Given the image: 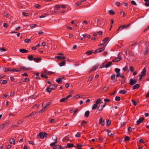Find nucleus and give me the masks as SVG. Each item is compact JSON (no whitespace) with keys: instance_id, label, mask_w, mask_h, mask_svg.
<instances>
[{"instance_id":"nucleus-1","label":"nucleus","mask_w":149,"mask_h":149,"mask_svg":"<svg viewBox=\"0 0 149 149\" xmlns=\"http://www.w3.org/2000/svg\"><path fill=\"white\" fill-rule=\"evenodd\" d=\"M105 103H104L103 102H101L98 107V109L100 111H101L102 110L103 108L105 107Z\"/></svg>"},{"instance_id":"nucleus-2","label":"nucleus","mask_w":149,"mask_h":149,"mask_svg":"<svg viewBox=\"0 0 149 149\" xmlns=\"http://www.w3.org/2000/svg\"><path fill=\"white\" fill-rule=\"evenodd\" d=\"M146 69L145 67L142 70L141 74L139 75V80H141L142 78L146 74Z\"/></svg>"},{"instance_id":"nucleus-3","label":"nucleus","mask_w":149,"mask_h":149,"mask_svg":"<svg viewBox=\"0 0 149 149\" xmlns=\"http://www.w3.org/2000/svg\"><path fill=\"white\" fill-rule=\"evenodd\" d=\"M47 134L45 132H40L39 134V136L41 139H43L47 136Z\"/></svg>"},{"instance_id":"nucleus-4","label":"nucleus","mask_w":149,"mask_h":149,"mask_svg":"<svg viewBox=\"0 0 149 149\" xmlns=\"http://www.w3.org/2000/svg\"><path fill=\"white\" fill-rule=\"evenodd\" d=\"M105 48V47H103L100 48H99L96 49L94 52L95 53H96L97 52H100L103 51Z\"/></svg>"},{"instance_id":"nucleus-5","label":"nucleus","mask_w":149,"mask_h":149,"mask_svg":"<svg viewBox=\"0 0 149 149\" xmlns=\"http://www.w3.org/2000/svg\"><path fill=\"white\" fill-rule=\"evenodd\" d=\"M137 82V80L136 79L134 80L133 79H130V82L129 84L131 85H133L134 84L136 83Z\"/></svg>"},{"instance_id":"nucleus-6","label":"nucleus","mask_w":149,"mask_h":149,"mask_svg":"<svg viewBox=\"0 0 149 149\" xmlns=\"http://www.w3.org/2000/svg\"><path fill=\"white\" fill-rule=\"evenodd\" d=\"M144 120V118H140L137 121L136 125L139 124L143 121Z\"/></svg>"},{"instance_id":"nucleus-7","label":"nucleus","mask_w":149,"mask_h":149,"mask_svg":"<svg viewBox=\"0 0 149 149\" xmlns=\"http://www.w3.org/2000/svg\"><path fill=\"white\" fill-rule=\"evenodd\" d=\"M57 86V85H50L48 87L50 90H54L55 89Z\"/></svg>"},{"instance_id":"nucleus-8","label":"nucleus","mask_w":149,"mask_h":149,"mask_svg":"<svg viewBox=\"0 0 149 149\" xmlns=\"http://www.w3.org/2000/svg\"><path fill=\"white\" fill-rule=\"evenodd\" d=\"M27 70L26 68L24 67H22V66H20V68H18V69H17V71L18 72H20L22 70L24 71L25 70Z\"/></svg>"},{"instance_id":"nucleus-9","label":"nucleus","mask_w":149,"mask_h":149,"mask_svg":"<svg viewBox=\"0 0 149 149\" xmlns=\"http://www.w3.org/2000/svg\"><path fill=\"white\" fill-rule=\"evenodd\" d=\"M98 66L97 65H95L93 66L91 69L89 71V72H91L95 70L96 69L98 68Z\"/></svg>"},{"instance_id":"nucleus-10","label":"nucleus","mask_w":149,"mask_h":149,"mask_svg":"<svg viewBox=\"0 0 149 149\" xmlns=\"http://www.w3.org/2000/svg\"><path fill=\"white\" fill-rule=\"evenodd\" d=\"M8 124V123H6L2 125H0V129H2L4 128L5 126H6Z\"/></svg>"},{"instance_id":"nucleus-11","label":"nucleus","mask_w":149,"mask_h":149,"mask_svg":"<svg viewBox=\"0 0 149 149\" xmlns=\"http://www.w3.org/2000/svg\"><path fill=\"white\" fill-rule=\"evenodd\" d=\"M69 136H65L63 139L62 141L64 142H66L69 140Z\"/></svg>"},{"instance_id":"nucleus-12","label":"nucleus","mask_w":149,"mask_h":149,"mask_svg":"<svg viewBox=\"0 0 149 149\" xmlns=\"http://www.w3.org/2000/svg\"><path fill=\"white\" fill-rule=\"evenodd\" d=\"M19 51L22 53H26L28 52V51L24 49H20L19 50Z\"/></svg>"},{"instance_id":"nucleus-13","label":"nucleus","mask_w":149,"mask_h":149,"mask_svg":"<svg viewBox=\"0 0 149 149\" xmlns=\"http://www.w3.org/2000/svg\"><path fill=\"white\" fill-rule=\"evenodd\" d=\"M99 123L101 124L102 125H104V121L103 120L102 118H100L99 119Z\"/></svg>"},{"instance_id":"nucleus-14","label":"nucleus","mask_w":149,"mask_h":149,"mask_svg":"<svg viewBox=\"0 0 149 149\" xmlns=\"http://www.w3.org/2000/svg\"><path fill=\"white\" fill-rule=\"evenodd\" d=\"M74 147V144L72 143H68L67 146H65L66 148H69L70 147Z\"/></svg>"},{"instance_id":"nucleus-15","label":"nucleus","mask_w":149,"mask_h":149,"mask_svg":"<svg viewBox=\"0 0 149 149\" xmlns=\"http://www.w3.org/2000/svg\"><path fill=\"white\" fill-rule=\"evenodd\" d=\"M140 86L139 84H136L133 86L132 89H138Z\"/></svg>"},{"instance_id":"nucleus-16","label":"nucleus","mask_w":149,"mask_h":149,"mask_svg":"<svg viewBox=\"0 0 149 149\" xmlns=\"http://www.w3.org/2000/svg\"><path fill=\"white\" fill-rule=\"evenodd\" d=\"M55 58H57L58 59H64L66 58V57L64 56H56L55 57Z\"/></svg>"},{"instance_id":"nucleus-17","label":"nucleus","mask_w":149,"mask_h":149,"mask_svg":"<svg viewBox=\"0 0 149 149\" xmlns=\"http://www.w3.org/2000/svg\"><path fill=\"white\" fill-rule=\"evenodd\" d=\"M10 71L14 72H18V71H17V69H16L15 68H10Z\"/></svg>"},{"instance_id":"nucleus-18","label":"nucleus","mask_w":149,"mask_h":149,"mask_svg":"<svg viewBox=\"0 0 149 149\" xmlns=\"http://www.w3.org/2000/svg\"><path fill=\"white\" fill-rule=\"evenodd\" d=\"M111 64L112 62L110 61L105 65L104 67L106 68H108L111 65Z\"/></svg>"},{"instance_id":"nucleus-19","label":"nucleus","mask_w":149,"mask_h":149,"mask_svg":"<svg viewBox=\"0 0 149 149\" xmlns=\"http://www.w3.org/2000/svg\"><path fill=\"white\" fill-rule=\"evenodd\" d=\"M90 114V112L89 111H86L84 114L85 116L86 117H88L89 116Z\"/></svg>"},{"instance_id":"nucleus-20","label":"nucleus","mask_w":149,"mask_h":149,"mask_svg":"<svg viewBox=\"0 0 149 149\" xmlns=\"http://www.w3.org/2000/svg\"><path fill=\"white\" fill-rule=\"evenodd\" d=\"M56 81L58 83H59V84H60L62 81V78H59L58 79H56Z\"/></svg>"},{"instance_id":"nucleus-21","label":"nucleus","mask_w":149,"mask_h":149,"mask_svg":"<svg viewBox=\"0 0 149 149\" xmlns=\"http://www.w3.org/2000/svg\"><path fill=\"white\" fill-rule=\"evenodd\" d=\"M65 64V61H63L59 63V65L60 67H62Z\"/></svg>"},{"instance_id":"nucleus-22","label":"nucleus","mask_w":149,"mask_h":149,"mask_svg":"<svg viewBox=\"0 0 149 149\" xmlns=\"http://www.w3.org/2000/svg\"><path fill=\"white\" fill-rule=\"evenodd\" d=\"M55 141L57 140V138L56 139H55ZM57 142L56 141L50 144V146H52V147H53L55 145V144L56 143H57Z\"/></svg>"},{"instance_id":"nucleus-23","label":"nucleus","mask_w":149,"mask_h":149,"mask_svg":"<svg viewBox=\"0 0 149 149\" xmlns=\"http://www.w3.org/2000/svg\"><path fill=\"white\" fill-rule=\"evenodd\" d=\"M94 52L93 50L89 51L86 52V53L88 55H90Z\"/></svg>"},{"instance_id":"nucleus-24","label":"nucleus","mask_w":149,"mask_h":149,"mask_svg":"<svg viewBox=\"0 0 149 149\" xmlns=\"http://www.w3.org/2000/svg\"><path fill=\"white\" fill-rule=\"evenodd\" d=\"M7 83V81L6 80H1L0 81V83L1 84H6Z\"/></svg>"},{"instance_id":"nucleus-25","label":"nucleus","mask_w":149,"mask_h":149,"mask_svg":"<svg viewBox=\"0 0 149 149\" xmlns=\"http://www.w3.org/2000/svg\"><path fill=\"white\" fill-rule=\"evenodd\" d=\"M130 24H129L127 25H124L123 26L122 25V29H123L124 28H125L126 29H127L128 28H129L130 26Z\"/></svg>"},{"instance_id":"nucleus-26","label":"nucleus","mask_w":149,"mask_h":149,"mask_svg":"<svg viewBox=\"0 0 149 149\" xmlns=\"http://www.w3.org/2000/svg\"><path fill=\"white\" fill-rule=\"evenodd\" d=\"M120 60V58H117L113 60L112 61L114 62H117L119 61Z\"/></svg>"},{"instance_id":"nucleus-27","label":"nucleus","mask_w":149,"mask_h":149,"mask_svg":"<svg viewBox=\"0 0 149 149\" xmlns=\"http://www.w3.org/2000/svg\"><path fill=\"white\" fill-rule=\"evenodd\" d=\"M10 142L11 144H15V140L14 139H11L10 140Z\"/></svg>"},{"instance_id":"nucleus-28","label":"nucleus","mask_w":149,"mask_h":149,"mask_svg":"<svg viewBox=\"0 0 149 149\" xmlns=\"http://www.w3.org/2000/svg\"><path fill=\"white\" fill-rule=\"evenodd\" d=\"M127 91L125 90H121L119 92L120 94H124L127 93Z\"/></svg>"},{"instance_id":"nucleus-29","label":"nucleus","mask_w":149,"mask_h":149,"mask_svg":"<svg viewBox=\"0 0 149 149\" xmlns=\"http://www.w3.org/2000/svg\"><path fill=\"white\" fill-rule=\"evenodd\" d=\"M28 59L30 60H32L33 59V56L31 55H29L28 57Z\"/></svg>"},{"instance_id":"nucleus-30","label":"nucleus","mask_w":149,"mask_h":149,"mask_svg":"<svg viewBox=\"0 0 149 149\" xmlns=\"http://www.w3.org/2000/svg\"><path fill=\"white\" fill-rule=\"evenodd\" d=\"M111 123V121L109 120H107V126H109Z\"/></svg>"},{"instance_id":"nucleus-31","label":"nucleus","mask_w":149,"mask_h":149,"mask_svg":"<svg viewBox=\"0 0 149 149\" xmlns=\"http://www.w3.org/2000/svg\"><path fill=\"white\" fill-rule=\"evenodd\" d=\"M97 104H96L95 103V104H94L93 105V106L92 107V109L93 110H94V109H96L97 108Z\"/></svg>"},{"instance_id":"nucleus-32","label":"nucleus","mask_w":149,"mask_h":149,"mask_svg":"<svg viewBox=\"0 0 149 149\" xmlns=\"http://www.w3.org/2000/svg\"><path fill=\"white\" fill-rule=\"evenodd\" d=\"M101 99L99 98L98 99H97L96 100L95 104H98L101 102Z\"/></svg>"},{"instance_id":"nucleus-33","label":"nucleus","mask_w":149,"mask_h":149,"mask_svg":"<svg viewBox=\"0 0 149 149\" xmlns=\"http://www.w3.org/2000/svg\"><path fill=\"white\" fill-rule=\"evenodd\" d=\"M41 59L40 58H35L33 59L34 61L38 62Z\"/></svg>"},{"instance_id":"nucleus-34","label":"nucleus","mask_w":149,"mask_h":149,"mask_svg":"<svg viewBox=\"0 0 149 149\" xmlns=\"http://www.w3.org/2000/svg\"><path fill=\"white\" fill-rule=\"evenodd\" d=\"M41 76L43 78H47L48 77L45 74H44L42 73L41 75Z\"/></svg>"},{"instance_id":"nucleus-35","label":"nucleus","mask_w":149,"mask_h":149,"mask_svg":"<svg viewBox=\"0 0 149 149\" xmlns=\"http://www.w3.org/2000/svg\"><path fill=\"white\" fill-rule=\"evenodd\" d=\"M10 69V68H3V70L4 72H7L8 71H10V70H9Z\"/></svg>"},{"instance_id":"nucleus-36","label":"nucleus","mask_w":149,"mask_h":149,"mask_svg":"<svg viewBox=\"0 0 149 149\" xmlns=\"http://www.w3.org/2000/svg\"><path fill=\"white\" fill-rule=\"evenodd\" d=\"M46 109V108H45V107H44L42 110H41L39 111V113H41L43 112Z\"/></svg>"},{"instance_id":"nucleus-37","label":"nucleus","mask_w":149,"mask_h":149,"mask_svg":"<svg viewBox=\"0 0 149 149\" xmlns=\"http://www.w3.org/2000/svg\"><path fill=\"white\" fill-rule=\"evenodd\" d=\"M94 77V76L93 75H92L91 77H90L88 79V81H91L93 79Z\"/></svg>"},{"instance_id":"nucleus-38","label":"nucleus","mask_w":149,"mask_h":149,"mask_svg":"<svg viewBox=\"0 0 149 149\" xmlns=\"http://www.w3.org/2000/svg\"><path fill=\"white\" fill-rule=\"evenodd\" d=\"M115 71L117 73H118L120 71V69H118V68H116L115 69Z\"/></svg>"},{"instance_id":"nucleus-39","label":"nucleus","mask_w":149,"mask_h":149,"mask_svg":"<svg viewBox=\"0 0 149 149\" xmlns=\"http://www.w3.org/2000/svg\"><path fill=\"white\" fill-rule=\"evenodd\" d=\"M109 13L111 15H114L115 14L114 11L112 10H110L109 11Z\"/></svg>"},{"instance_id":"nucleus-40","label":"nucleus","mask_w":149,"mask_h":149,"mask_svg":"<svg viewBox=\"0 0 149 149\" xmlns=\"http://www.w3.org/2000/svg\"><path fill=\"white\" fill-rule=\"evenodd\" d=\"M129 70H130L132 72H133L134 70V68L132 66H130L129 70L128 71L129 72Z\"/></svg>"},{"instance_id":"nucleus-41","label":"nucleus","mask_w":149,"mask_h":149,"mask_svg":"<svg viewBox=\"0 0 149 149\" xmlns=\"http://www.w3.org/2000/svg\"><path fill=\"white\" fill-rule=\"evenodd\" d=\"M130 139V138L128 136H126L125 137V140L127 141H128Z\"/></svg>"},{"instance_id":"nucleus-42","label":"nucleus","mask_w":149,"mask_h":149,"mask_svg":"<svg viewBox=\"0 0 149 149\" xmlns=\"http://www.w3.org/2000/svg\"><path fill=\"white\" fill-rule=\"evenodd\" d=\"M36 112H33L29 115L26 116V117L30 116H33L35 114H36Z\"/></svg>"},{"instance_id":"nucleus-43","label":"nucleus","mask_w":149,"mask_h":149,"mask_svg":"<svg viewBox=\"0 0 149 149\" xmlns=\"http://www.w3.org/2000/svg\"><path fill=\"white\" fill-rule=\"evenodd\" d=\"M120 99V97H118V96H116V97H115V100H116V101H119Z\"/></svg>"},{"instance_id":"nucleus-44","label":"nucleus","mask_w":149,"mask_h":149,"mask_svg":"<svg viewBox=\"0 0 149 149\" xmlns=\"http://www.w3.org/2000/svg\"><path fill=\"white\" fill-rule=\"evenodd\" d=\"M30 26L32 28H33L35 27L36 26V24H32L30 25Z\"/></svg>"},{"instance_id":"nucleus-45","label":"nucleus","mask_w":149,"mask_h":149,"mask_svg":"<svg viewBox=\"0 0 149 149\" xmlns=\"http://www.w3.org/2000/svg\"><path fill=\"white\" fill-rule=\"evenodd\" d=\"M109 40L108 38H106L102 42H103V43L104 44L107 41Z\"/></svg>"},{"instance_id":"nucleus-46","label":"nucleus","mask_w":149,"mask_h":149,"mask_svg":"<svg viewBox=\"0 0 149 149\" xmlns=\"http://www.w3.org/2000/svg\"><path fill=\"white\" fill-rule=\"evenodd\" d=\"M31 41V40L30 39H26L25 40L24 42L26 43H29Z\"/></svg>"},{"instance_id":"nucleus-47","label":"nucleus","mask_w":149,"mask_h":149,"mask_svg":"<svg viewBox=\"0 0 149 149\" xmlns=\"http://www.w3.org/2000/svg\"><path fill=\"white\" fill-rule=\"evenodd\" d=\"M51 102H49L47 103L45 106V108H46V109L47 108V107H48V106L51 104Z\"/></svg>"},{"instance_id":"nucleus-48","label":"nucleus","mask_w":149,"mask_h":149,"mask_svg":"<svg viewBox=\"0 0 149 149\" xmlns=\"http://www.w3.org/2000/svg\"><path fill=\"white\" fill-rule=\"evenodd\" d=\"M131 3L132 4H133L135 6H136L137 4L134 1H131Z\"/></svg>"},{"instance_id":"nucleus-49","label":"nucleus","mask_w":149,"mask_h":149,"mask_svg":"<svg viewBox=\"0 0 149 149\" xmlns=\"http://www.w3.org/2000/svg\"><path fill=\"white\" fill-rule=\"evenodd\" d=\"M46 91L47 92H48L49 93H50L52 92V90H50V89L48 87L46 89Z\"/></svg>"},{"instance_id":"nucleus-50","label":"nucleus","mask_w":149,"mask_h":149,"mask_svg":"<svg viewBox=\"0 0 149 149\" xmlns=\"http://www.w3.org/2000/svg\"><path fill=\"white\" fill-rule=\"evenodd\" d=\"M0 50L1 52H3L6 51V50L3 48H0Z\"/></svg>"},{"instance_id":"nucleus-51","label":"nucleus","mask_w":149,"mask_h":149,"mask_svg":"<svg viewBox=\"0 0 149 149\" xmlns=\"http://www.w3.org/2000/svg\"><path fill=\"white\" fill-rule=\"evenodd\" d=\"M22 14L23 15L25 16H27L28 15V14L26 13H25L24 12H22Z\"/></svg>"},{"instance_id":"nucleus-52","label":"nucleus","mask_w":149,"mask_h":149,"mask_svg":"<svg viewBox=\"0 0 149 149\" xmlns=\"http://www.w3.org/2000/svg\"><path fill=\"white\" fill-rule=\"evenodd\" d=\"M132 101L134 106H136V102L135 100H132Z\"/></svg>"},{"instance_id":"nucleus-53","label":"nucleus","mask_w":149,"mask_h":149,"mask_svg":"<svg viewBox=\"0 0 149 149\" xmlns=\"http://www.w3.org/2000/svg\"><path fill=\"white\" fill-rule=\"evenodd\" d=\"M66 99L65 98H63V99L60 100V101L61 102H64Z\"/></svg>"},{"instance_id":"nucleus-54","label":"nucleus","mask_w":149,"mask_h":149,"mask_svg":"<svg viewBox=\"0 0 149 149\" xmlns=\"http://www.w3.org/2000/svg\"><path fill=\"white\" fill-rule=\"evenodd\" d=\"M104 101L105 102H109L110 101V100L108 98H106L104 100Z\"/></svg>"},{"instance_id":"nucleus-55","label":"nucleus","mask_w":149,"mask_h":149,"mask_svg":"<svg viewBox=\"0 0 149 149\" xmlns=\"http://www.w3.org/2000/svg\"><path fill=\"white\" fill-rule=\"evenodd\" d=\"M29 81V79L28 78H25L23 80V81L24 82H26Z\"/></svg>"},{"instance_id":"nucleus-56","label":"nucleus","mask_w":149,"mask_h":149,"mask_svg":"<svg viewBox=\"0 0 149 149\" xmlns=\"http://www.w3.org/2000/svg\"><path fill=\"white\" fill-rule=\"evenodd\" d=\"M128 70V67L125 66L124 68L123 69V70L124 71H125L126 70Z\"/></svg>"},{"instance_id":"nucleus-57","label":"nucleus","mask_w":149,"mask_h":149,"mask_svg":"<svg viewBox=\"0 0 149 149\" xmlns=\"http://www.w3.org/2000/svg\"><path fill=\"white\" fill-rule=\"evenodd\" d=\"M8 24H7L6 23H4L3 26L5 28H7L8 27Z\"/></svg>"},{"instance_id":"nucleus-58","label":"nucleus","mask_w":149,"mask_h":149,"mask_svg":"<svg viewBox=\"0 0 149 149\" xmlns=\"http://www.w3.org/2000/svg\"><path fill=\"white\" fill-rule=\"evenodd\" d=\"M57 8L56 9V10H58L59 8L60 7V6L59 5H56L54 6V8Z\"/></svg>"},{"instance_id":"nucleus-59","label":"nucleus","mask_w":149,"mask_h":149,"mask_svg":"<svg viewBox=\"0 0 149 149\" xmlns=\"http://www.w3.org/2000/svg\"><path fill=\"white\" fill-rule=\"evenodd\" d=\"M80 136V134L79 133H77L76 135H75V136L77 137H79Z\"/></svg>"},{"instance_id":"nucleus-60","label":"nucleus","mask_w":149,"mask_h":149,"mask_svg":"<svg viewBox=\"0 0 149 149\" xmlns=\"http://www.w3.org/2000/svg\"><path fill=\"white\" fill-rule=\"evenodd\" d=\"M115 77V74H112L111 76V79L113 80V79H114Z\"/></svg>"},{"instance_id":"nucleus-61","label":"nucleus","mask_w":149,"mask_h":149,"mask_svg":"<svg viewBox=\"0 0 149 149\" xmlns=\"http://www.w3.org/2000/svg\"><path fill=\"white\" fill-rule=\"evenodd\" d=\"M72 95H69L65 97L66 99L67 100Z\"/></svg>"},{"instance_id":"nucleus-62","label":"nucleus","mask_w":149,"mask_h":149,"mask_svg":"<svg viewBox=\"0 0 149 149\" xmlns=\"http://www.w3.org/2000/svg\"><path fill=\"white\" fill-rule=\"evenodd\" d=\"M115 4L116 5H117L118 6H120V3L118 2H116Z\"/></svg>"},{"instance_id":"nucleus-63","label":"nucleus","mask_w":149,"mask_h":149,"mask_svg":"<svg viewBox=\"0 0 149 149\" xmlns=\"http://www.w3.org/2000/svg\"><path fill=\"white\" fill-rule=\"evenodd\" d=\"M121 75L120 74V73H119V72L116 75V77H120Z\"/></svg>"},{"instance_id":"nucleus-64","label":"nucleus","mask_w":149,"mask_h":149,"mask_svg":"<svg viewBox=\"0 0 149 149\" xmlns=\"http://www.w3.org/2000/svg\"><path fill=\"white\" fill-rule=\"evenodd\" d=\"M146 98H148L149 97V92H147V93L146 95Z\"/></svg>"}]
</instances>
